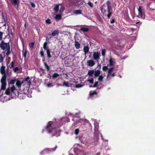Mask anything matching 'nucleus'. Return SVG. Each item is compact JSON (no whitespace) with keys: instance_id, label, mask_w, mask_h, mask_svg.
Wrapping results in <instances>:
<instances>
[{"instance_id":"58836bf2","label":"nucleus","mask_w":155,"mask_h":155,"mask_svg":"<svg viewBox=\"0 0 155 155\" xmlns=\"http://www.w3.org/2000/svg\"><path fill=\"white\" fill-rule=\"evenodd\" d=\"M114 69V68H111L109 69L108 71V75L110 74V73L113 71Z\"/></svg>"},{"instance_id":"7c9ffc66","label":"nucleus","mask_w":155,"mask_h":155,"mask_svg":"<svg viewBox=\"0 0 155 155\" xmlns=\"http://www.w3.org/2000/svg\"><path fill=\"white\" fill-rule=\"evenodd\" d=\"M59 76V75L57 73H55L53 75L52 77L54 78H56Z\"/></svg>"},{"instance_id":"c03bdc74","label":"nucleus","mask_w":155,"mask_h":155,"mask_svg":"<svg viewBox=\"0 0 155 155\" xmlns=\"http://www.w3.org/2000/svg\"><path fill=\"white\" fill-rule=\"evenodd\" d=\"M98 81L95 82L94 84V85H93V86H92V87H97V85L98 84Z\"/></svg>"},{"instance_id":"ddd939ff","label":"nucleus","mask_w":155,"mask_h":155,"mask_svg":"<svg viewBox=\"0 0 155 155\" xmlns=\"http://www.w3.org/2000/svg\"><path fill=\"white\" fill-rule=\"evenodd\" d=\"M22 83V82H21L20 80H17L16 81V85L17 86L18 88V89H20Z\"/></svg>"},{"instance_id":"4be33fe9","label":"nucleus","mask_w":155,"mask_h":155,"mask_svg":"<svg viewBox=\"0 0 155 155\" xmlns=\"http://www.w3.org/2000/svg\"><path fill=\"white\" fill-rule=\"evenodd\" d=\"M94 73V70H89L88 72V74L91 77H92Z\"/></svg>"},{"instance_id":"2f4dec72","label":"nucleus","mask_w":155,"mask_h":155,"mask_svg":"<svg viewBox=\"0 0 155 155\" xmlns=\"http://www.w3.org/2000/svg\"><path fill=\"white\" fill-rule=\"evenodd\" d=\"M16 79H12L9 82V84H13L15 83L16 82Z\"/></svg>"},{"instance_id":"09e8293b","label":"nucleus","mask_w":155,"mask_h":155,"mask_svg":"<svg viewBox=\"0 0 155 155\" xmlns=\"http://www.w3.org/2000/svg\"><path fill=\"white\" fill-rule=\"evenodd\" d=\"M47 86L48 87H52L53 85L51 83H49L47 84Z\"/></svg>"},{"instance_id":"cd10ccee","label":"nucleus","mask_w":155,"mask_h":155,"mask_svg":"<svg viewBox=\"0 0 155 155\" xmlns=\"http://www.w3.org/2000/svg\"><path fill=\"white\" fill-rule=\"evenodd\" d=\"M59 5H56L54 8V10L56 12H57L59 10Z\"/></svg>"},{"instance_id":"f257e3e1","label":"nucleus","mask_w":155,"mask_h":155,"mask_svg":"<svg viewBox=\"0 0 155 155\" xmlns=\"http://www.w3.org/2000/svg\"><path fill=\"white\" fill-rule=\"evenodd\" d=\"M101 10L102 14L107 16L108 18H110L113 14L110 0H107L106 4H104L102 6Z\"/></svg>"},{"instance_id":"69168bd1","label":"nucleus","mask_w":155,"mask_h":155,"mask_svg":"<svg viewBox=\"0 0 155 155\" xmlns=\"http://www.w3.org/2000/svg\"><path fill=\"white\" fill-rule=\"evenodd\" d=\"M72 120L74 121V119H72Z\"/></svg>"},{"instance_id":"e2e57ef3","label":"nucleus","mask_w":155,"mask_h":155,"mask_svg":"<svg viewBox=\"0 0 155 155\" xmlns=\"http://www.w3.org/2000/svg\"><path fill=\"white\" fill-rule=\"evenodd\" d=\"M101 137L103 139V136L102 135H101Z\"/></svg>"},{"instance_id":"79ce46f5","label":"nucleus","mask_w":155,"mask_h":155,"mask_svg":"<svg viewBox=\"0 0 155 155\" xmlns=\"http://www.w3.org/2000/svg\"><path fill=\"white\" fill-rule=\"evenodd\" d=\"M34 44L33 42H31L29 44V47L31 48H34Z\"/></svg>"},{"instance_id":"aec40b11","label":"nucleus","mask_w":155,"mask_h":155,"mask_svg":"<svg viewBox=\"0 0 155 155\" xmlns=\"http://www.w3.org/2000/svg\"><path fill=\"white\" fill-rule=\"evenodd\" d=\"M94 76L96 77H97L99 76L100 74V70H97L94 72Z\"/></svg>"},{"instance_id":"4c0bfd02","label":"nucleus","mask_w":155,"mask_h":155,"mask_svg":"<svg viewBox=\"0 0 155 155\" xmlns=\"http://www.w3.org/2000/svg\"><path fill=\"white\" fill-rule=\"evenodd\" d=\"M79 130L78 129H76L75 130L74 134L76 135H77L79 133Z\"/></svg>"},{"instance_id":"2eb2a0df","label":"nucleus","mask_w":155,"mask_h":155,"mask_svg":"<svg viewBox=\"0 0 155 155\" xmlns=\"http://www.w3.org/2000/svg\"><path fill=\"white\" fill-rule=\"evenodd\" d=\"M41 57L42 58V61L44 62L45 61V58L44 55V51L42 50H41L39 53Z\"/></svg>"},{"instance_id":"20e7f679","label":"nucleus","mask_w":155,"mask_h":155,"mask_svg":"<svg viewBox=\"0 0 155 155\" xmlns=\"http://www.w3.org/2000/svg\"><path fill=\"white\" fill-rule=\"evenodd\" d=\"M53 123V122H49L47 126L45 127V130L48 131L49 133L52 132L54 129V128L52 127V125Z\"/></svg>"},{"instance_id":"c9c22d12","label":"nucleus","mask_w":155,"mask_h":155,"mask_svg":"<svg viewBox=\"0 0 155 155\" xmlns=\"http://www.w3.org/2000/svg\"><path fill=\"white\" fill-rule=\"evenodd\" d=\"M19 70V68L18 67H16L13 69V71L15 72H17V71H18Z\"/></svg>"},{"instance_id":"49530a36","label":"nucleus","mask_w":155,"mask_h":155,"mask_svg":"<svg viewBox=\"0 0 155 155\" xmlns=\"http://www.w3.org/2000/svg\"><path fill=\"white\" fill-rule=\"evenodd\" d=\"M82 87V86L80 84H76L75 85V87L77 88H79Z\"/></svg>"},{"instance_id":"9b49d317","label":"nucleus","mask_w":155,"mask_h":155,"mask_svg":"<svg viewBox=\"0 0 155 155\" xmlns=\"http://www.w3.org/2000/svg\"><path fill=\"white\" fill-rule=\"evenodd\" d=\"M48 43L47 42H45L43 44V47L44 49L46 51L49 50H50L49 48V47L48 46Z\"/></svg>"},{"instance_id":"8fccbe9b","label":"nucleus","mask_w":155,"mask_h":155,"mask_svg":"<svg viewBox=\"0 0 155 155\" xmlns=\"http://www.w3.org/2000/svg\"><path fill=\"white\" fill-rule=\"evenodd\" d=\"M2 34L3 33L0 31V40L2 39Z\"/></svg>"},{"instance_id":"6e6552de","label":"nucleus","mask_w":155,"mask_h":155,"mask_svg":"<svg viewBox=\"0 0 155 155\" xmlns=\"http://www.w3.org/2000/svg\"><path fill=\"white\" fill-rule=\"evenodd\" d=\"M100 53L99 52H94L93 54V57L94 59L97 60V61L100 59Z\"/></svg>"},{"instance_id":"864d4df0","label":"nucleus","mask_w":155,"mask_h":155,"mask_svg":"<svg viewBox=\"0 0 155 155\" xmlns=\"http://www.w3.org/2000/svg\"><path fill=\"white\" fill-rule=\"evenodd\" d=\"M57 148V146H56L54 148H53L52 149V150H53V151H55V150Z\"/></svg>"},{"instance_id":"9d476101","label":"nucleus","mask_w":155,"mask_h":155,"mask_svg":"<svg viewBox=\"0 0 155 155\" xmlns=\"http://www.w3.org/2000/svg\"><path fill=\"white\" fill-rule=\"evenodd\" d=\"M87 64L89 66L92 67L95 64L94 62L91 60H88L87 62Z\"/></svg>"},{"instance_id":"bf43d9fd","label":"nucleus","mask_w":155,"mask_h":155,"mask_svg":"<svg viewBox=\"0 0 155 155\" xmlns=\"http://www.w3.org/2000/svg\"><path fill=\"white\" fill-rule=\"evenodd\" d=\"M49 38H48V37L46 38V40H48Z\"/></svg>"},{"instance_id":"473e14b6","label":"nucleus","mask_w":155,"mask_h":155,"mask_svg":"<svg viewBox=\"0 0 155 155\" xmlns=\"http://www.w3.org/2000/svg\"><path fill=\"white\" fill-rule=\"evenodd\" d=\"M30 79V78L29 77H27L26 78H25V81H27L28 83L30 85L31 84V81L29 80Z\"/></svg>"},{"instance_id":"f03ea898","label":"nucleus","mask_w":155,"mask_h":155,"mask_svg":"<svg viewBox=\"0 0 155 155\" xmlns=\"http://www.w3.org/2000/svg\"><path fill=\"white\" fill-rule=\"evenodd\" d=\"M0 47L3 50H5L6 49L7 52L6 53V55L7 56H8L10 53V46L9 43H5L3 41H2L0 44Z\"/></svg>"},{"instance_id":"603ef678","label":"nucleus","mask_w":155,"mask_h":155,"mask_svg":"<svg viewBox=\"0 0 155 155\" xmlns=\"http://www.w3.org/2000/svg\"><path fill=\"white\" fill-rule=\"evenodd\" d=\"M84 120L86 123H89V124H90V123L89 122V121L88 120L85 119Z\"/></svg>"},{"instance_id":"e433bc0d","label":"nucleus","mask_w":155,"mask_h":155,"mask_svg":"<svg viewBox=\"0 0 155 155\" xmlns=\"http://www.w3.org/2000/svg\"><path fill=\"white\" fill-rule=\"evenodd\" d=\"M108 69V68L107 66H104L102 67V69L104 71H106Z\"/></svg>"},{"instance_id":"72a5a7b5","label":"nucleus","mask_w":155,"mask_h":155,"mask_svg":"<svg viewBox=\"0 0 155 155\" xmlns=\"http://www.w3.org/2000/svg\"><path fill=\"white\" fill-rule=\"evenodd\" d=\"M87 4L89 5V6L91 8L93 7V5L91 2L89 1L87 3Z\"/></svg>"},{"instance_id":"4468645a","label":"nucleus","mask_w":155,"mask_h":155,"mask_svg":"<svg viewBox=\"0 0 155 155\" xmlns=\"http://www.w3.org/2000/svg\"><path fill=\"white\" fill-rule=\"evenodd\" d=\"M59 33V31L58 30H56L52 32L51 35L53 36H55L56 35L58 36Z\"/></svg>"},{"instance_id":"a18cd8bd","label":"nucleus","mask_w":155,"mask_h":155,"mask_svg":"<svg viewBox=\"0 0 155 155\" xmlns=\"http://www.w3.org/2000/svg\"><path fill=\"white\" fill-rule=\"evenodd\" d=\"M4 58L2 54H0V62H2Z\"/></svg>"},{"instance_id":"dca6fc26","label":"nucleus","mask_w":155,"mask_h":155,"mask_svg":"<svg viewBox=\"0 0 155 155\" xmlns=\"http://www.w3.org/2000/svg\"><path fill=\"white\" fill-rule=\"evenodd\" d=\"M89 49V48L88 45H87V46H84V47L83 50L85 54L88 52Z\"/></svg>"},{"instance_id":"c85d7f7f","label":"nucleus","mask_w":155,"mask_h":155,"mask_svg":"<svg viewBox=\"0 0 155 155\" xmlns=\"http://www.w3.org/2000/svg\"><path fill=\"white\" fill-rule=\"evenodd\" d=\"M77 4V2L74 1H71L69 2V4L71 6L75 5Z\"/></svg>"},{"instance_id":"338daca9","label":"nucleus","mask_w":155,"mask_h":155,"mask_svg":"<svg viewBox=\"0 0 155 155\" xmlns=\"http://www.w3.org/2000/svg\"><path fill=\"white\" fill-rule=\"evenodd\" d=\"M44 131V130H43V132H43V131Z\"/></svg>"},{"instance_id":"de8ad7c7","label":"nucleus","mask_w":155,"mask_h":155,"mask_svg":"<svg viewBox=\"0 0 155 155\" xmlns=\"http://www.w3.org/2000/svg\"><path fill=\"white\" fill-rule=\"evenodd\" d=\"M30 4L32 8H35V4L33 2H31Z\"/></svg>"},{"instance_id":"0e129e2a","label":"nucleus","mask_w":155,"mask_h":155,"mask_svg":"<svg viewBox=\"0 0 155 155\" xmlns=\"http://www.w3.org/2000/svg\"><path fill=\"white\" fill-rule=\"evenodd\" d=\"M55 134H53L52 135V136L53 137V136H55Z\"/></svg>"},{"instance_id":"a878e982","label":"nucleus","mask_w":155,"mask_h":155,"mask_svg":"<svg viewBox=\"0 0 155 155\" xmlns=\"http://www.w3.org/2000/svg\"><path fill=\"white\" fill-rule=\"evenodd\" d=\"M15 61L13 60L11 62V64L9 65V67L10 69H12L14 67V65L15 64Z\"/></svg>"},{"instance_id":"5701e85b","label":"nucleus","mask_w":155,"mask_h":155,"mask_svg":"<svg viewBox=\"0 0 155 155\" xmlns=\"http://www.w3.org/2000/svg\"><path fill=\"white\" fill-rule=\"evenodd\" d=\"M89 30V29L87 28H82L80 29V30L84 32H87Z\"/></svg>"},{"instance_id":"f3484780","label":"nucleus","mask_w":155,"mask_h":155,"mask_svg":"<svg viewBox=\"0 0 155 155\" xmlns=\"http://www.w3.org/2000/svg\"><path fill=\"white\" fill-rule=\"evenodd\" d=\"M73 13L75 14H81L82 13V11L81 10H75L74 11Z\"/></svg>"},{"instance_id":"f704fd0d","label":"nucleus","mask_w":155,"mask_h":155,"mask_svg":"<svg viewBox=\"0 0 155 155\" xmlns=\"http://www.w3.org/2000/svg\"><path fill=\"white\" fill-rule=\"evenodd\" d=\"M103 78H104V77L103 76H102V75L99 76L98 78V80L100 81H103Z\"/></svg>"},{"instance_id":"ea45409f","label":"nucleus","mask_w":155,"mask_h":155,"mask_svg":"<svg viewBox=\"0 0 155 155\" xmlns=\"http://www.w3.org/2000/svg\"><path fill=\"white\" fill-rule=\"evenodd\" d=\"M106 50L105 49H104L102 51V55L103 56H105V55Z\"/></svg>"},{"instance_id":"0eeeda50","label":"nucleus","mask_w":155,"mask_h":155,"mask_svg":"<svg viewBox=\"0 0 155 155\" xmlns=\"http://www.w3.org/2000/svg\"><path fill=\"white\" fill-rule=\"evenodd\" d=\"M138 15H140L141 17L143 18L145 17L144 13V9L142 6H139L138 8Z\"/></svg>"},{"instance_id":"37998d69","label":"nucleus","mask_w":155,"mask_h":155,"mask_svg":"<svg viewBox=\"0 0 155 155\" xmlns=\"http://www.w3.org/2000/svg\"><path fill=\"white\" fill-rule=\"evenodd\" d=\"M88 81L91 84H93L94 82V79L93 78H91L89 79L88 80Z\"/></svg>"},{"instance_id":"39448f33","label":"nucleus","mask_w":155,"mask_h":155,"mask_svg":"<svg viewBox=\"0 0 155 155\" xmlns=\"http://www.w3.org/2000/svg\"><path fill=\"white\" fill-rule=\"evenodd\" d=\"M15 90V88L13 86L11 88H8L5 91V93L7 95H9L12 93H14V91Z\"/></svg>"},{"instance_id":"393cba45","label":"nucleus","mask_w":155,"mask_h":155,"mask_svg":"<svg viewBox=\"0 0 155 155\" xmlns=\"http://www.w3.org/2000/svg\"><path fill=\"white\" fill-rule=\"evenodd\" d=\"M27 54V50H23L22 51V55L25 58L26 57V55Z\"/></svg>"},{"instance_id":"6ab92c4d","label":"nucleus","mask_w":155,"mask_h":155,"mask_svg":"<svg viewBox=\"0 0 155 155\" xmlns=\"http://www.w3.org/2000/svg\"><path fill=\"white\" fill-rule=\"evenodd\" d=\"M81 45L77 41H75V46L76 49H79L80 48Z\"/></svg>"},{"instance_id":"f8f14e48","label":"nucleus","mask_w":155,"mask_h":155,"mask_svg":"<svg viewBox=\"0 0 155 155\" xmlns=\"http://www.w3.org/2000/svg\"><path fill=\"white\" fill-rule=\"evenodd\" d=\"M5 67L4 66H2L1 67L0 73L3 75H5Z\"/></svg>"},{"instance_id":"c756f323","label":"nucleus","mask_w":155,"mask_h":155,"mask_svg":"<svg viewBox=\"0 0 155 155\" xmlns=\"http://www.w3.org/2000/svg\"><path fill=\"white\" fill-rule=\"evenodd\" d=\"M63 86H65L66 87H69L70 86L69 83L68 82H65L64 81L63 83Z\"/></svg>"},{"instance_id":"412c9836","label":"nucleus","mask_w":155,"mask_h":155,"mask_svg":"<svg viewBox=\"0 0 155 155\" xmlns=\"http://www.w3.org/2000/svg\"><path fill=\"white\" fill-rule=\"evenodd\" d=\"M62 18L61 15L60 14H58L57 15H55V18L56 20H60Z\"/></svg>"},{"instance_id":"052dcab7","label":"nucleus","mask_w":155,"mask_h":155,"mask_svg":"<svg viewBox=\"0 0 155 155\" xmlns=\"http://www.w3.org/2000/svg\"><path fill=\"white\" fill-rule=\"evenodd\" d=\"M139 22H140V21L137 22H136V24H138L139 23Z\"/></svg>"},{"instance_id":"680f3d73","label":"nucleus","mask_w":155,"mask_h":155,"mask_svg":"<svg viewBox=\"0 0 155 155\" xmlns=\"http://www.w3.org/2000/svg\"><path fill=\"white\" fill-rule=\"evenodd\" d=\"M7 3H8V0H5Z\"/></svg>"},{"instance_id":"3c124183","label":"nucleus","mask_w":155,"mask_h":155,"mask_svg":"<svg viewBox=\"0 0 155 155\" xmlns=\"http://www.w3.org/2000/svg\"><path fill=\"white\" fill-rule=\"evenodd\" d=\"M115 22V19L114 18L112 19L110 21V22L111 24L114 23Z\"/></svg>"},{"instance_id":"13d9d810","label":"nucleus","mask_w":155,"mask_h":155,"mask_svg":"<svg viewBox=\"0 0 155 155\" xmlns=\"http://www.w3.org/2000/svg\"><path fill=\"white\" fill-rule=\"evenodd\" d=\"M65 75L67 77H68V74H65Z\"/></svg>"},{"instance_id":"774afa93","label":"nucleus","mask_w":155,"mask_h":155,"mask_svg":"<svg viewBox=\"0 0 155 155\" xmlns=\"http://www.w3.org/2000/svg\"><path fill=\"white\" fill-rule=\"evenodd\" d=\"M25 26H26V24H25Z\"/></svg>"},{"instance_id":"b1692460","label":"nucleus","mask_w":155,"mask_h":155,"mask_svg":"<svg viewBox=\"0 0 155 155\" xmlns=\"http://www.w3.org/2000/svg\"><path fill=\"white\" fill-rule=\"evenodd\" d=\"M46 51L47 57L49 58H50L51 57V52L50 51V50L47 51Z\"/></svg>"},{"instance_id":"5fc2aeb1","label":"nucleus","mask_w":155,"mask_h":155,"mask_svg":"<svg viewBox=\"0 0 155 155\" xmlns=\"http://www.w3.org/2000/svg\"><path fill=\"white\" fill-rule=\"evenodd\" d=\"M40 70H41L43 72H44V71H45L44 69H43L42 68H40Z\"/></svg>"},{"instance_id":"1a4fd4ad","label":"nucleus","mask_w":155,"mask_h":155,"mask_svg":"<svg viewBox=\"0 0 155 155\" xmlns=\"http://www.w3.org/2000/svg\"><path fill=\"white\" fill-rule=\"evenodd\" d=\"M97 95V93L95 91H90L89 96L91 97H96Z\"/></svg>"},{"instance_id":"7ed1b4c3","label":"nucleus","mask_w":155,"mask_h":155,"mask_svg":"<svg viewBox=\"0 0 155 155\" xmlns=\"http://www.w3.org/2000/svg\"><path fill=\"white\" fill-rule=\"evenodd\" d=\"M6 75H4L1 80V87L0 89V91L4 90L6 89Z\"/></svg>"},{"instance_id":"423d86ee","label":"nucleus","mask_w":155,"mask_h":155,"mask_svg":"<svg viewBox=\"0 0 155 155\" xmlns=\"http://www.w3.org/2000/svg\"><path fill=\"white\" fill-rule=\"evenodd\" d=\"M11 4L13 5L18 10V8L20 3V0H10Z\"/></svg>"},{"instance_id":"a19ab883","label":"nucleus","mask_w":155,"mask_h":155,"mask_svg":"<svg viewBox=\"0 0 155 155\" xmlns=\"http://www.w3.org/2000/svg\"><path fill=\"white\" fill-rule=\"evenodd\" d=\"M45 22L46 23L50 24L51 23V21L50 19H48L45 21Z\"/></svg>"},{"instance_id":"6e6d98bb","label":"nucleus","mask_w":155,"mask_h":155,"mask_svg":"<svg viewBox=\"0 0 155 155\" xmlns=\"http://www.w3.org/2000/svg\"><path fill=\"white\" fill-rule=\"evenodd\" d=\"M111 75L112 77H113L115 76V74L114 73H113L111 74Z\"/></svg>"},{"instance_id":"bb28decb","label":"nucleus","mask_w":155,"mask_h":155,"mask_svg":"<svg viewBox=\"0 0 155 155\" xmlns=\"http://www.w3.org/2000/svg\"><path fill=\"white\" fill-rule=\"evenodd\" d=\"M109 64L110 66H112L114 65V61L113 60V59L110 58L109 60Z\"/></svg>"},{"instance_id":"4d7b16f0","label":"nucleus","mask_w":155,"mask_h":155,"mask_svg":"<svg viewBox=\"0 0 155 155\" xmlns=\"http://www.w3.org/2000/svg\"><path fill=\"white\" fill-rule=\"evenodd\" d=\"M98 67H99V68H100L101 67V64L98 65Z\"/></svg>"},{"instance_id":"a211bd4d","label":"nucleus","mask_w":155,"mask_h":155,"mask_svg":"<svg viewBox=\"0 0 155 155\" xmlns=\"http://www.w3.org/2000/svg\"><path fill=\"white\" fill-rule=\"evenodd\" d=\"M44 62V65L45 68L46 69V70L47 71H49L50 70V67L48 65V64H47V63L45 62Z\"/></svg>"}]
</instances>
